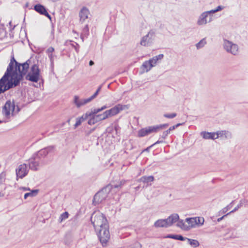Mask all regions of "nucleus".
<instances>
[{
    "label": "nucleus",
    "instance_id": "1",
    "mask_svg": "<svg viewBox=\"0 0 248 248\" xmlns=\"http://www.w3.org/2000/svg\"><path fill=\"white\" fill-rule=\"evenodd\" d=\"M31 61L28 60L23 63L16 61L14 56L11 58L6 71L0 79V94L17 86L26 75Z\"/></svg>",
    "mask_w": 248,
    "mask_h": 248
},
{
    "label": "nucleus",
    "instance_id": "2",
    "mask_svg": "<svg viewBox=\"0 0 248 248\" xmlns=\"http://www.w3.org/2000/svg\"><path fill=\"white\" fill-rule=\"evenodd\" d=\"M125 181L124 180L118 181L116 183L112 182L110 184L103 188L94 196L93 203L94 205L98 204L105 201L108 194L111 191L116 192L124 185Z\"/></svg>",
    "mask_w": 248,
    "mask_h": 248
},
{
    "label": "nucleus",
    "instance_id": "3",
    "mask_svg": "<svg viewBox=\"0 0 248 248\" xmlns=\"http://www.w3.org/2000/svg\"><path fill=\"white\" fill-rule=\"evenodd\" d=\"M102 109H94L93 113L88 114L89 120L88 124L90 125H93L96 123L105 120L108 117L113 116L120 112L121 109H108L102 114L98 113Z\"/></svg>",
    "mask_w": 248,
    "mask_h": 248
},
{
    "label": "nucleus",
    "instance_id": "4",
    "mask_svg": "<svg viewBox=\"0 0 248 248\" xmlns=\"http://www.w3.org/2000/svg\"><path fill=\"white\" fill-rule=\"evenodd\" d=\"M95 230L98 237L103 247L107 246V243L110 238L108 224H105L103 227Z\"/></svg>",
    "mask_w": 248,
    "mask_h": 248
},
{
    "label": "nucleus",
    "instance_id": "5",
    "mask_svg": "<svg viewBox=\"0 0 248 248\" xmlns=\"http://www.w3.org/2000/svg\"><path fill=\"white\" fill-rule=\"evenodd\" d=\"M91 221L95 230H98V228L103 227L106 224H108L105 216L100 213H94L93 214L91 217Z\"/></svg>",
    "mask_w": 248,
    "mask_h": 248
},
{
    "label": "nucleus",
    "instance_id": "6",
    "mask_svg": "<svg viewBox=\"0 0 248 248\" xmlns=\"http://www.w3.org/2000/svg\"><path fill=\"white\" fill-rule=\"evenodd\" d=\"M101 89V86L99 87L94 93L92 95L91 97L86 99H80L79 96L75 95L74 97V103L76 105L77 108H80L83 106L84 105L89 103L92 100L94 99L98 95L100 90Z\"/></svg>",
    "mask_w": 248,
    "mask_h": 248
},
{
    "label": "nucleus",
    "instance_id": "7",
    "mask_svg": "<svg viewBox=\"0 0 248 248\" xmlns=\"http://www.w3.org/2000/svg\"><path fill=\"white\" fill-rule=\"evenodd\" d=\"M40 76V70L36 64H33L31 71L28 73L26 77V79L33 82H37Z\"/></svg>",
    "mask_w": 248,
    "mask_h": 248
},
{
    "label": "nucleus",
    "instance_id": "8",
    "mask_svg": "<svg viewBox=\"0 0 248 248\" xmlns=\"http://www.w3.org/2000/svg\"><path fill=\"white\" fill-rule=\"evenodd\" d=\"M223 46L224 49L229 53L233 55H237L239 52L238 46L227 40H224Z\"/></svg>",
    "mask_w": 248,
    "mask_h": 248
},
{
    "label": "nucleus",
    "instance_id": "9",
    "mask_svg": "<svg viewBox=\"0 0 248 248\" xmlns=\"http://www.w3.org/2000/svg\"><path fill=\"white\" fill-rule=\"evenodd\" d=\"M213 16L209 11L202 12L198 17L197 24L199 26L205 25L213 21Z\"/></svg>",
    "mask_w": 248,
    "mask_h": 248
},
{
    "label": "nucleus",
    "instance_id": "10",
    "mask_svg": "<svg viewBox=\"0 0 248 248\" xmlns=\"http://www.w3.org/2000/svg\"><path fill=\"white\" fill-rule=\"evenodd\" d=\"M44 164V160H41L35 154L29 159V168L34 171L37 170L41 166Z\"/></svg>",
    "mask_w": 248,
    "mask_h": 248
},
{
    "label": "nucleus",
    "instance_id": "11",
    "mask_svg": "<svg viewBox=\"0 0 248 248\" xmlns=\"http://www.w3.org/2000/svg\"><path fill=\"white\" fill-rule=\"evenodd\" d=\"M155 38V32L154 31H150L148 33L142 37L140 41V45L144 46H150L154 42Z\"/></svg>",
    "mask_w": 248,
    "mask_h": 248
},
{
    "label": "nucleus",
    "instance_id": "12",
    "mask_svg": "<svg viewBox=\"0 0 248 248\" xmlns=\"http://www.w3.org/2000/svg\"><path fill=\"white\" fill-rule=\"evenodd\" d=\"M55 149V146L51 145L43 148L34 154L37 157H39L41 160H44L45 157L50 153H51L54 151Z\"/></svg>",
    "mask_w": 248,
    "mask_h": 248
},
{
    "label": "nucleus",
    "instance_id": "13",
    "mask_svg": "<svg viewBox=\"0 0 248 248\" xmlns=\"http://www.w3.org/2000/svg\"><path fill=\"white\" fill-rule=\"evenodd\" d=\"M157 128L155 125L147 126L139 130L138 132L139 137H143L152 133H156Z\"/></svg>",
    "mask_w": 248,
    "mask_h": 248
},
{
    "label": "nucleus",
    "instance_id": "14",
    "mask_svg": "<svg viewBox=\"0 0 248 248\" xmlns=\"http://www.w3.org/2000/svg\"><path fill=\"white\" fill-rule=\"evenodd\" d=\"M16 171L17 177L21 179L23 178L28 173L27 164L24 163L20 165L16 169Z\"/></svg>",
    "mask_w": 248,
    "mask_h": 248
},
{
    "label": "nucleus",
    "instance_id": "15",
    "mask_svg": "<svg viewBox=\"0 0 248 248\" xmlns=\"http://www.w3.org/2000/svg\"><path fill=\"white\" fill-rule=\"evenodd\" d=\"M34 9L38 13L44 15L49 19H51V16L49 15L46 8L43 5L40 4H36L34 6Z\"/></svg>",
    "mask_w": 248,
    "mask_h": 248
},
{
    "label": "nucleus",
    "instance_id": "16",
    "mask_svg": "<svg viewBox=\"0 0 248 248\" xmlns=\"http://www.w3.org/2000/svg\"><path fill=\"white\" fill-rule=\"evenodd\" d=\"M179 219V216L178 214H172L166 219L168 227L172 226Z\"/></svg>",
    "mask_w": 248,
    "mask_h": 248
},
{
    "label": "nucleus",
    "instance_id": "17",
    "mask_svg": "<svg viewBox=\"0 0 248 248\" xmlns=\"http://www.w3.org/2000/svg\"><path fill=\"white\" fill-rule=\"evenodd\" d=\"M54 51V48L52 46H50L46 50V53L50 61L51 65L52 66L54 65V59L56 57V56L53 54Z\"/></svg>",
    "mask_w": 248,
    "mask_h": 248
},
{
    "label": "nucleus",
    "instance_id": "18",
    "mask_svg": "<svg viewBox=\"0 0 248 248\" xmlns=\"http://www.w3.org/2000/svg\"><path fill=\"white\" fill-rule=\"evenodd\" d=\"M89 14V11L87 8L85 7L82 8L79 13L80 21L84 22L87 18H88Z\"/></svg>",
    "mask_w": 248,
    "mask_h": 248
},
{
    "label": "nucleus",
    "instance_id": "19",
    "mask_svg": "<svg viewBox=\"0 0 248 248\" xmlns=\"http://www.w3.org/2000/svg\"><path fill=\"white\" fill-rule=\"evenodd\" d=\"M201 135L202 136L203 138L205 139L215 140L218 138L217 132H202Z\"/></svg>",
    "mask_w": 248,
    "mask_h": 248
},
{
    "label": "nucleus",
    "instance_id": "20",
    "mask_svg": "<svg viewBox=\"0 0 248 248\" xmlns=\"http://www.w3.org/2000/svg\"><path fill=\"white\" fill-rule=\"evenodd\" d=\"M182 124L178 123L174 125L170 126L168 130L163 132L162 135L161 136V139H162V140H165L168 136V134H170L171 131L174 130L175 128H177L178 126Z\"/></svg>",
    "mask_w": 248,
    "mask_h": 248
},
{
    "label": "nucleus",
    "instance_id": "21",
    "mask_svg": "<svg viewBox=\"0 0 248 248\" xmlns=\"http://www.w3.org/2000/svg\"><path fill=\"white\" fill-rule=\"evenodd\" d=\"M164 57V55L162 54H159L157 56L153 57L152 58L149 60L153 66H155L157 63L162 60Z\"/></svg>",
    "mask_w": 248,
    "mask_h": 248
},
{
    "label": "nucleus",
    "instance_id": "22",
    "mask_svg": "<svg viewBox=\"0 0 248 248\" xmlns=\"http://www.w3.org/2000/svg\"><path fill=\"white\" fill-rule=\"evenodd\" d=\"M152 67H153V65L151 64L149 60L145 61L141 66L142 70L143 72H149Z\"/></svg>",
    "mask_w": 248,
    "mask_h": 248
},
{
    "label": "nucleus",
    "instance_id": "23",
    "mask_svg": "<svg viewBox=\"0 0 248 248\" xmlns=\"http://www.w3.org/2000/svg\"><path fill=\"white\" fill-rule=\"evenodd\" d=\"M154 226L156 228L165 227L168 228L166 219H161L156 220L154 224Z\"/></svg>",
    "mask_w": 248,
    "mask_h": 248
},
{
    "label": "nucleus",
    "instance_id": "24",
    "mask_svg": "<svg viewBox=\"0 0 248 248\" xmlns=\"http://www.w3.org/2000/svg\"><path fill=\"white\" fill-rule=\"evenodd\" d=\"M186 221L187 223V227H189V229L195 228L197 226V223L196 222L195 217L186 218Z\"/></svg>",
    "mask_w": 248,
    "mask_h": 248
},
{
    "label": "nucleus",
    "instance_id": "25",
    "mask_svg": "<svg viewBox=\"0 0 248 248\" xmlns=\"http://www.w3.org/2000/svg\"><path fill=\"white\" fill-rule=\"evenodd\" d=\"M140 180L143 183H146L148 185L149 183L154 181V177L153 176H143L140 178Z\"/></svg>",
    "mask_w": 248,
    "mask_h": 248
},
{
    "label": "nucleus",
    "instance_id": "26",
    "mask_svg": "<svg viewBox=\"0 0 248 248\" xmlns=\"http://www.w3.org/2000/svg\"><path fill=\"white\" fill-rule=\"evenodd\" d=\"M176 222H177L176 226L178 227H179L185 231H188L189 230V227H187V225L185 224L183 220L179 219Z\"/></svg>",
    "mask_w": 248,
    "mask_h": 248
},
{
    "label": "nucleus",
    "instance_id": "27",
    "mask_svg": "<svg viewBox=\"0 0 248 248\" xmlns=\"http://www.w3.org/2000/svg\"><path fill=\"white\" fill-rule=\"evenodd\" d=\"M2 108H16V105L14 101L11 100L7 101Z\"/></svg>",
    "mask_w": 248,
    "mask_h": 248
},
{
    "label": "nucleus",
    "instance_id": "28",
    "mask_svg": "<svg viewBox=\"0 0 248 248\" xmlns=\"http://www.w3.org/2000/svg\"><path fill=\"white\" fill-rule=\"evenodd\" d=\"M217 135L218 136V138L219 137H222L223 136H225V137L227 138L229 137H231V133L226 131H219L217 132Z\"/></svg>",
    "mask_w": 248,
    "mask_h": 248
},
{
    "label": "nucleus",
    "instance_id": "29",
    "mask_svg": "<svg viewBox=\"0 0 248 248\" xmlns=\"http://www.w3.org/2000/svg\"><path fill=\"white\" fill-rule=\"evenodd\" d=\"M38 192V190L37 189H34L31 190L30 192L26 193L24 195V199H26L28 197H34Z\"/></svg>",
    "mask_w": 248,
    "mask_h": 248
},
{
    "label": "nucleus",
    "instance_id": "30",
    "mask_svg": "<svg viewBox=\"0 0 248 248\" xmlns=\"http://www.w3.org/2000/svg\"><path fill=\"white\" fill-rule=\"evenodd\" d=\"M187 240L188 242V243L194 248L198 247L200 245L199 242L196 240L187 238Z\"/></svg>",
    "mask_w": 248,
    "mask_h": 248
},
{
    "label": "nucleus",
    "instance_id": "31",
    "mask_svg": "<svg viewBox=\"0 0 248 248\" xmlns=\"http://www.w3.org/2000/svg\"><path fill=\"white\" fill-rule=\"evenodd\" d=\"M206 44V40L205 38H203L199 42L196 44V46L197 49H199L203 47Z\"/></svg>",
    "mask_w": 248,
    "mask_h": 248
},
{
    "label": "nucleus",
    "instance_id": "32",
    "mask_svg": "<svg viewBox=\"0 0 248 248\" xmlns=\"http://www.w3.org/2000/svg\"><path fill=\"white\" fill-rule=\"evenodd\" d=\"M195 219L197 223V226H201L204 223V219L202 217H195Z\"/></svg>",
    "mask_w": 248,
    "mask_h": 248
},
{
    "label": "nucleus",
    "instance_id": "33",
    "mask_svg": "<svg viewBox=\"0 0 248 248\" xmlns=\"http://www.w3.org/2000/svg\"><path fill=\"white\" fill-rule=\"evenodd\" d=\"M245 202H246V200H241L240 201L239 203L237 205V206L236 207H235L233 209V210H232V211H231L230 212L228 213V214H230L231 213H233V212L236 211L239 208H240L241 207H242L243 206V205L244 203H245Z\"/></svg>",
    "mask_w": 248,
    "mask_h": 248
},
{
    "label": "nucleus",
    "instance_id": "34",
    "mask_svg": "<svg viewBox=\"0 0 248 248\" xmlns=\"http://www.w3.org/2000/svg\"><path fill=\"white\" fill-rule=\"evenodd\" d=\"M169 126L168 124H164L159 125H155L156 128H157V131H159L161 129H164Z\"/></svg>",
    "mask_w": 248,
    "mask_h": 248
},
{
    "label": "nucleus",
    "instance_id": "35",
    "mask_svg": "<svg viewBox=\"0 0 248 248\" xmlns=\"http://www.w3.org/2000/svg\"><path fill=\"white\" fill-rule=\"evenodd\" d=\"M224 7L221 5L218 6L215 9H213L211 10H210V12L211 13V14H213L216 12H217L218 11H220L224 9Z\"/></svg>",
    "mask_w": 248,
    "mask_h": 248
},
{
    "label": "nucleus",
    "instance_id": "36",
    "mask_svg": "<svg viewBox=\"0 0 248 248\" xmlns=\"http://www.w3.org/2000/svg\"><path fill=\"white\" fill-rule=\"evenodd\" d=\"M177 115L176 113H165L163 115V116L168 119H172L176 117Z\"/></svg>",
    "mask_w": 248,
    "mask_h": 248
},
{
    "label": "nucleus",
    "instance_id": "37",
    "mask_svg": "<svg viewBox=\"0 0 248 248\" xmlns=\"http://www.w3.org/2000/svg\"><path fill=\"white\" fill-rule=\"evenodd\" d=\"M78 119H80L81 123H82L85 120H87L88 121L89 116L88 113H86L85 114L83 115L81 117L78 118Z\"/></svg>",
    "mask_w": 248,
    "mask_h": 248
},
{
    "label": "nucleus",
    "instance_id": "38",
    "mask_svg": "<svg viewBox=\"0 0 248 248\" xmlns=\"http://www.w3.org/2000/svg\"><path fill=\"white\" fill-rule=\"evenodd\" d=\"M68 213L67 212H65L61 214L60 219L62 221V220H64L68 217Z\"/></svg>",
    "mask_w": 248,
    "mask_h": 248
},
{
    "label": "nucleus",
    "instance_id": "39",
    "mask_svg": "<svg viewBox=\"0 0 248 248\" xmlns=\"http://www.w3.org/2000/svg\"><path fill=\"white\" fill-rule=\"evenodd\" d=\"M125 107H126L127 108L129 107L127 106H122L121 104H118V105H115L111 108H116V109H118V108H125Z\"/></svg>",
    "mask_w": 248,
    "mask_h": 248
},
{
    "label": "nucleus",
    "instance_id": "40",
    "mask_svg": "<svg viewBox=\"0 0 248 248\" xmlns=\"http://www.w3.org/2000/svg\"><path fill=\"white\" fill-rule=\"evenodd\" d=\"M166 238H171L177 240V234H168L166 236Z\"/></svg>",
    "mask_w": 248,
    "mask_h": 248
},
{
    "label": "nucleus",
    "instance_id": "41",
    "mask_svg": "<svg viewBox=\"0 0 248 248\" xmlns=\"http://www.w3.org/2000/svg\"><path fill=\"white\" fill-rule=\"evenodd\" d=\"M187 238L183 237L182 235L177 234V240L180 241H185V240H187Z\"/></svg>",
    "mask_w": 248,
    "mask_h": 248
},
{
    "label": "nucleus",
    "instance_id": "42",
    "mask_svg": "<svg viewBox=\"0 0 248 248\" xmlns=\"http://www.w3.org/2000/svg\"><path fill=\"white\" fill-rule=\"evenodd\" d=\"M81 124L80 119H78V118L76 119V122L74 125L75 128L77 127Z\"/></svg>",
    "mask_w": 248,
    "mask_h": 248
},
{
    "label": "nucleus",
    "instance_id": "43",
    "mask_svg": "<svg viewBox=\"0 0 248 248\" xmlns=\"http://www.w3.org/2000/svg\"><path fill=\"white\" fill-rule=\"evenodd\" d=\"M5 181V178L4 176L1 174H0V185H1Z\"/></svg>",
    "mask_w": 248,
    "mask_h": 248
},
{
    "label": "nucleus",
    "instance_id": "44",
    "mask_svg": "<svg viewBox=\"0 0 248 248\" xmlns=\"http://www.w3.org/2000/svg\"><path fill=\"white\" fill-rule=\"evenodd\" d=\"M89 32V28L88 27V25H86V26L84 27V28L83 30V32L85 34L88 33Z\"/></svg>",
    "mask_w": 248,
    "mask_h": 248
},
{
    "label": "nucleus",
    "instance_id": "45",
    "mask_svg": "<svg viewBox=\"0 0 248 248\" xmlns=\"http://www.w3.org/2000/svg\"><path fill=\"white\" fill-rule=\"evenodd\" d=\"M163 140H158L157 141H156L155 143H154L153 145H152L151 146H153L154 145L157 144L161 143H163Z\"/></svg>",
    "mask_w": 248,
    "mask_h": 248
},
{
    "label": "nucleus",
    "instance_id": "46",
    "mask_svg": "<svg viewBox=\"0 0 248 248\" xmlns=\"http://www.w3.org/2000/svg\"><path fill=\"white\" fill-rule=\"evenodd\" d=\"M228 214H227L226 215H224L223 216H222V217H219L217 219V221L218 222H219L220 221L225 217L227 216Z\"/></svg>",
    "mask_w": 248,
    "mask_h": 248
},
{
    "label": "nucleus",
    "instance_id": "47",
    "mask_svg": "<svg viewBox=\"0 0 248 248\" xmlns=\"http://www.w3.org/2000/svg\"><path fill=\"white\" fill-rule=\"evenodd\" d=\"M228 209L227 208V207H224L222 210V213H226L227 211H228Z\"/></svg>",
    "mask_w": 248,
    "mask_h": 248
},
{
    "label": "nucleus",
    "instance_id": "48",
    "mask_svg": "<svg viewBox=\"0 0 248 248\" xmlns=\"http://www.w3.org/2000/svg\"><path fill=\"white\" fill-rule=\"evenodd\" d=\"M233 202V201H232L229 205H228L227 207L228 209H230L232 206V204Z\"/></svg>",
    "mask_w": 248,
    "mask_h": 248
},
{
    "label": "nucleus",
    "instance_id": "49",
    "mask_svg": "<svg viewBox=\"0 0 248 248\" xmlns=\"http://www.w3.org/2000/svg\"><path fill=\"white\" fill-rule=\"evenodd\" d=\"M93 64H94V62H93V61L91 60V61L89 62V65H90V66H92V65H93Z\"/></svg>",
    "mask_w": 248,
    "mask_h": 248
},
{
    "label": "nucleus",
    "instance_id": "50",
    "mask_svg": "<svg viewBox=\"0 0 248 248\" xmlns=\"http://www.w3.org/2000/svg\"><path fill=\"white\" fill-rule=\"evenodd\" d=\"M109 107H110V106H104L100 108H102V109L107 108H109Z\"/></svg>",
    "mask_w": 248,
    "mask_h": 248
},
{
    "label": "nucleus",
    "instance_id": "51",
    "mask_svg": "<svg viewBox=\"0 0 248 248\" xmlns=\"http://www.w3.org/2000/svg\"><path fill=\"white\" fill-rule=\"evenodd\" d=\"M23 189L24 190H30V189H29V188H26V187H23Z\"/></svg>",
    "mask_w": 248,
    "mask_h": 248
},
{
    "label": "nucleus",
    "instance_id": "52",
    "mask_svg": "<svg viewBox=\"0 0 248 248\" xmlns=\"http://www.w3.org/2000/svg\"><path fill=\"white\" fill-rule=\"evenodd\" d=\"M151 147H152V146H149V147L147 148L145 150V151H148L149 149V148H150Z\"/></svg>",
    "mask_w": 248,
    "mask_h": 248
},
{
    "label": "nucleus",
    "instance_id": "53",
    "mask_svg": "<svg viewBox=\"0 0 248 248\" xmlns=\"http://www.w3.org/2000/svg\"><path fill=\"white\" fill-rule=\"evenodd\" d=\"M115 130L116 131V132L117 131V128L116 127H115Z\"/></svg>",
    "mask_w": 248,
    "mask_h": 248
}]
</instances>
